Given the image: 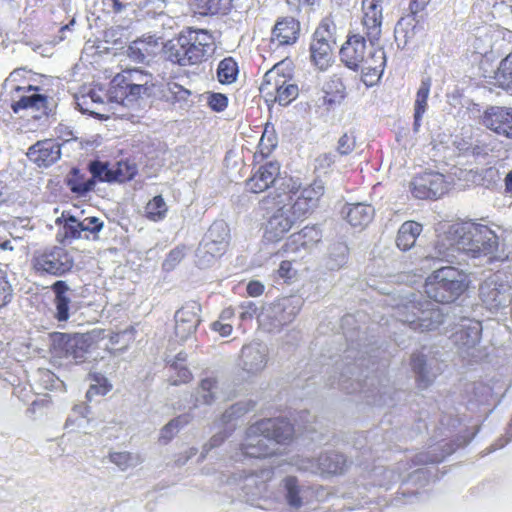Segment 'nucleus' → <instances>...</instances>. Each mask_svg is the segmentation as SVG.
I'll use <instances>...</instances> for the list:
<instances>
[{
	"instance_id": "dca6fc26",
	"label": "nucleus",
	"mask_w": 512,
	"mask_h": 512,
	"mask_svg": "<svg viewBox=\"0 0 512 512\" xmlns=\"http://www.w3.org/2000/svg\"><path fill=\"white\" fill-rule=\"evenodd\" d=\"M362 12L363 33L370 44L374 45L379 41L382 33V6L377 0H364L362 2Z\"/></svg>"
},
{
	"instance_id": "aec40b11",
	"label": "nucleus",
	"mask_w": 512,
	"mask_h": 512,
	"mask_svg": "<svg viewBox=\"0 0 512 512\" xmlns=\"http://www.w3.org/2000/svg\"><path fill=\"white\" fill-rule=\"evenodd\" d=\"M60 155V145L52 139L38 141L27 152L28 158L39 167L52 165L60 158Z\"/></svg>"
},
{
	"instance_id": "8fccbe9b",
	"label": "nucleus",
	"mask_w": 512,
	"mask_h": 512,
	"mask_svg": "<svg viewBox=\"0 0 512 512\" xmlns=\"http://www.w3.org/2000/svg\"><path fill=\"white\" fill-rule=\"evenodd\" d=\"M314 163L315 170L327 172L335 164V155L330 152L322 153L315 158Z\"/></svg>"
},
{
	"instance_id": "58836bf2",
	"label": "nucleus",
	"mask_w": 512,
	"mask_h": 512,
	"mask_svg": "<svg viewBox=\"0 0 512 512\" xmlns=\"http://www.w3.org/2000/svg\"><path fill=\"white\" fill-rule=\"evenodd\" d=\"M192 419L190 414L179 415L176 418L170 420L161 430L160 440L164 443L170 441L174 435L179 431L180 428L189 424Z\"/></svg>"
},
{
	"instance_id": "7ed1b4c3",
	"label": "nucleus",
	"mask_w": 512,
	"mask_h": 512,
	"mask_svg": "<svg viewBox=\"0 0 512 512\" xmlns=\"http://www.w3.org/2000/svg\"><path fill=\"white\" fill-rule=\"evenodd\" d=\"M293 436V426L284 419L260 420L247 429L241 451L243 456L249 458L270 457L276 453L273 446L287 445L292 442Z\"/></svg>"
},
{
	"instance_id": "4be33fe9",
	"label": "nucleus",
	"mask_w": 512,
	"mask_h": 512,
	"mask_svg": "<svg viewBox=\"0 0 512 512\" xmlns=\"http://www.w3.org/2000/svg\"><path fill=\"white\" fill-rule=\"evenodd\" d=\"M50 289L54 294V319H56L58 322L68 321L72 307V301L69 295L71 289L69 285L64 280H57L50 286Z\"/></svg>"
},
{
	"instance_id": "c9c22d12",
	"label": "nucleus",
	"mask_w": 512,
	"mask_h": 512,
	"mask_svg": "<svg viewBox=\"0 0 512 512\" xmlns=\"http://www.w3.org/2000/svg\"><path fill=\"white\" fill-rule=\"evenodd\" d=\"M169 208L162 195H156L144 206L143 216L151 222H161L168 214Z\"/></svg>"
},
{
	"instance_id": "b1692460",
	"label": "nucleus",
	"mask_w": 512,
	"mask_h": 512,
	"mask_svg": "<svg viewBox=\"0 0 512 512\" xmlns=\"http://www.w3.org/2000/svg\"><path fill=\"white\" fill-rule=\"evenodd\" d=\"M300 33V24L292 17H285L276 22L271 33V42L278 46L293 45Z\"/></svg>"
},
{
	"instance_id": "79ce46f5",
	"label": "nucleus",
	"mask_w": 512,
	"mask_h": 512,
	"mask_svg": "<svg viewBox=\"0 0 512 512\" xmlns=\"http://www.w3.org/2000/svg\"><path fill=\"white\" fill-rule=\"evenodd\" d=\"M286 489V500L293 508H300L302 506V498L300 496V488L296 477L289 476L284 480Z\"/></svg>"
},
{
	"instance_id": "f704fd0d",
	"label": "nucleus",
	"mask_w": 512,
	"mask_h": 512,
	"mask_svg": "<svg viewBox=\"0 0 512 512\" xmlns=\"http://www.w3.org/2000/svg\"><path fill=\"white\" fill-rule=\"evenodd\" d=\"M243 369L248 373H256L266 365L265 355L251 346H244L241 351Z\"/></svg>"
},
{
	"instance_id": "473e14b6",
	"label": "nucleus",
	"mask_w": 512,
	"mask_h": 512,
	"mask_svg": "<svg viewBox=\"0 0 512 512\" xmlns=\"http://www.w3.org/2000/svg\"><path fill=\"white\" fill-rule=\"evenodd\" d=\"M318 466L323 474L338 475L347 469V459L339 453L321 455Z\"/></svg>"
},
{
	"instance_id": "052dcab7",
	"label": "nucleus",
	"mask_w": 512,
	"mask_h": 512,
	"mask_svg": "<svg viewBox=\"0 0 512 512\" xmlns=\"http://www.w3.org/2000/svg\"><path fill=\"white\" fill-rule=\"evenodd\" d=\"M234 316H235V310L232 307H227L221 311L218 320L226 322V321L233 319Z\"/></svg>"
},
{
	"instance_id": "ea45409f",
	"label": "nucleus",
	"mask_w": 512,
	"mask_h": 512,
	"mask_svg": "<svg viewBox=\"0 0 512 512\" xmlns=\"http://www.w3.org/2000/svg\"><path fill=\"white\" fill-rule=\"evenodd\" d=\"M95 179L93 176L90 179H85L79 175L77 170H74L73 176L68 180L67 185L71 192L83 196L94 189Z\"/></svg>"
},
{
	"instance_id": "09e8293b",
	"label": "nucleus",
	"mask_w": 512,
	"mask_h": 512,
	"mask_svg": "<svg viewBox=\"0 0 512 512\" xmlns=\"http://www.w3.org/2000/svg\"><path fill=\"white\" fill-rule=\"evenodd\" d=\"M207 104L212 111L222 112L228 106V98L222 93H211L207 97Z\"/></svg>"
},
{
	"instance_id": "864d4df0",
	"label": "nucleus",
	"mask_w": 512,
	"mask_h": 512,
	"mask_svg": "<svg viewBox=\"0 0 512 512\" xmlns=\"http://www.w3.org/2000/svg\"><path fill=\"white\" fill-rule=\"evenodd\" d=\"M277 273L278 276L285 281L291 280L296 274L295 270L293 269L292 262L288 260H284L280 263Z\"/></svg>"
},
{
	"instance_id": "4468645a",
	"label": "nucleus",
	"mask_w": 512,
	"mask_h": 512,
	"mask_svg": "<svg viewBox=\"0 0 512 512\" xmlns=\"http://www.w3.org/2000/svg\"><path fill=\"white\" fill-rule=\"evenodd\" d=\"M445 192V177L438 172H425L414 177L411 182V193L418 199H437Z\"/></svg>"
},
{
	"instance_id": "2f4dec72",
	"label": "nucleus",
	"mask_w": 512,
	"mask_h": 512,
	"mask_svg": "<svg viewBox=\"0 0 512 512\" xmlns=\"http://www.w3.org/2000/svg\"><path fill=\"white\" fill-rule=\"evenodd\" d=\"M278 143L277 135L273 127L266 125L260 138L257 151L253 155V161L260 163L268 158Z\"/></svg>"
},
{
	"instance_id": "5701e85b",
	"label": "nucleus",
	"mask_w": 512,
	"mask_h": 512,
	"mask_svg": "<svg viewBox=\"0 0 512 512\" xmlns=\"http://www.w3.org/2000/svg\"><path fill=\"white\" fill-rule=\"evenodd\" d=\"M229 239L228 226L223 222L213 223L208 230L207 241L204 245L206 252L213 257L222 256L228 248Z\"/></svg>"
},
{
	"instance_id": "c756f323",
	"label": "nucleus",
	"mask_w": 512,
	"mask_h": 512,
	"mask_svg": "<svg viewBox=\"0 0 512 512\" xmlns=\"http://www.w3.org/2000/svg\"><path fill=\"white\" fill-rule=\"evenodd\" d=\"M373 217V207L363 203L349 205L346 212L347 222L355 228L362 229L366 227L373 220Z\"/></svg>"
},
{
	"instance_id": "f8f14e48",
	"label": "nucleus",
	"mask_w": 512,
	"mask_h": 512,
	"mask_svg": "<svg viewBox=\"0 0 512 512\" xmlns=\"http://www.w3.org/2000/svg\"><path fill=\"white\" fill-rule=\"evenodd\" d=\"M480 123L494 134L512 140V107L492 105L480 116Z\"/></svg>"
},
{
	"instance_id": "e433bc0d",
	"label": "nucleus",
	"mask_w": 512,
	"mask_h": 512,
	"mask_svg": "<svg viewBox=\"0 0 512 512\" xmlns=\"http://www.w3.org/2000/svg\"><path fill=\"white\" fill-rule=\"evenodd\" d=\"M239 74V66L233 57H225L222 59L216 70L217 80L223 85H229L237 80Z\"/></svg>"
},
{
	"instance_id": "13d9d810",
	"label": "nucleus",
	"mask_w": 512,
	"mask_h": 512,
	"mask_svg": "<svg viewBox=\"0 0 512 512\" xmlns=\"http://www.w3.org/2000/svg\"><path fill=\"white\" fill-rule=\"evenodd\" d=\"M428 3L429 0H411L409 4L410 13L413 16H416L418 13L422 12L426 8Z\"/></svg>"
},
{
	"instance_id": "20e7f679",
	"label": "nucleus",
	"mask_w": 512,
	"mask_h": 512,
	"mask_svg": "<svg viewBox=\"0 0 512 512\" xmlns=\"http://www.w3.org/2000/svg\"><path fill=\"white\" fill-rule=\"evenodd\" d=\"M213 36L206 29H189L169 40L163 48L166 59L179 66L201 64L212 50Z\"/></svg>"
},
{
	"instance_id": "5fc2aeb1",
	"label": "nucleus",
	"mask_w": 512,
	"mask_h": 512,
	"mask_svg": "<svg viewBox=\"0 0 512 512\" xmlns=\"http://www.w3.org/2000/svg\"><path fill=\"white\" fill-rule=\"evenodd\" d=\"M183 258H184V249L180 248V247H176L168 253V255L165 259V265L168 266L169 268H173Z\"/></svg>"
},
{
	"instance_id": "f3484780",
	"label": "nucleus",
	"mask_w": 512,
	"mask_h": 512,
	"mask_svg": "<svg viewBox=\"0 0 512 512\" xmlns=\"http://www.w3.org/2000/svg\"><path fill=\"white\" fill-rule=\"evenodd\" d=\"M92 345V338L87 334L76 333L61 334L58 340V351L60 356L71 358L77 363L84 361L86 354Z\"/></svg>"
},
{
	"instance_id": "7c9ffc66",
	"label": "nucleus",
	"mask_w": 512,
	"mask_h": 512,
	"mask_svg": "<svg viewBox=\"0 0 512 512\" xmlns=\"http://www.w3.org/2000/svg\"><path fill=\"white\" fill-rule=\"evenodd\" d=\"M432 81L430 77L424 78L421 81L420 87L416 93L414 103V128L417 130L420 127L422 117L428 108V97L431 89Z\"/></svg>"
},
{
	"instance_id": "c85d7f7f",
	"label": "nucleus",
	"mask_w": 512,
	"mask_h": 512,
	"mask_svg": "<svg viewBox=\"0 0 512 512\" xmlns=\"http://www.w3.org/2000/svg\"><path fill=\"white\" fill-rule=\"evenodd\" d=\"M422 232V225L416 221L408 220L405 221L399 228L396 244L397 247L402 251H407L411 249L415 243L417 238Z\"/></svg>"
},
{
	"instance_id": "a878e982",
	"label": "nucleus",
	"mask_w": 512,
	"mask_h": 512,
	"mask_svg": "<svg viewBox=\"0 0 512 512\" xmlns=\"http://www.w3.org/2000/svg\"><path fill=\"white\" fill-rule=\"evenodd\" d=\"M346 97V87L337 75L331 76L323 85L322 104L327 109H332L341 104Z\"/></svg>"
},
{
	"instance_id": "3c124183",
	"label": "nucleus",
	"mask_w": 512,
	"mask_h": 512,
	"mask_svg": "<svg viewBox=\"0 0 512 512\" xmlns=\"http://www.w3.org/2000/svg\"><path fill=\"white\" fill-rule=\"evenodd\" d=\"M110 461L120 469L125 470L132 465V455L129 452H114L109 455Z\"/></svg>"
},
{
	"instance_id": "680f3d73",
	"label": "nucleus",
	"mask_w": 512,
	"mask_h": 512,
	"mask_svg": "<svg viewBox=\"0 0 512 512\" xmlns=\"http://www.w3.org/2000/svg\"><path fill=\"white\" fill-rule=\"evenodd\" d=\"M0 249L9 251H12L14 249L11 245V241L2 234H0Z\"/></svg>"
},
{
	"instance_id": "e2e57ef3",
	"label": "nucleus",
	"mask_w": 512,
	"mask_h": 512,
	"mask_svg": "<svg viewBox=\"0 0 512 512\" xmlns=\"http://www.w3.org/2000/svg\"><path fill=\"white\" fill-rule=\"evenodd\" d=\"M505 191L512 194V171H510L505 177Z\"/></svg>"
},
{
	"instance_id": "1a4fd4ad",
	"label": "nucleus",
	"mask_w": 512,
	"mask_h": 512,
	"mask_svg": "<svg viewBox=\"0 0 512 512\" xmlns=\"http://www.w3.org/2000/svg\"><path fill=\"white\" fill-rule=\"evenodd\" d=\"M89 171L100 182L126 183L138 173L137 164L131 159H121L112 167L108 162L94 160L89 164Z\"/></svg>"
},
{
	"instance_id": "412c9836",
	"label": "nucleus",
	"mask_w": 512,
	"mask_h": 512,
	"mask_svg": "<svg viewBox=\"0 0 512 512\" xmlns=\"http://www.w3.org/2000/svg\"><path fill=\"white\" fill-rule=\"evenodd\" d=\"M187 6L194 17H212L228 14L233 7V0H187Z\"/></svg>"
},
{
	"instance_id": "6e6d98bb",
	"label": "nucleus",
	"mask_w": 512,
	"mask_h": 512,
	"mask_svg": "<svg viewBox=\"0 0 512 512\" xmlns=\"http://www.w3.org/2000/svg\"><path fill=\"white\" fill-rule=\"evenodd\" d=\"M211 328L213 331L219 333L222 337L229 336L233 331V327L230 323H226L220 320L213 322Z\"/></svg>"
},
{
	"instance_id": "9d476101",
	"label": "nucleus",
	"mask_w": 512,
	"mask_h": 512,
	"mask_svg": "<svg viewBox=\"0 0 512 512\" xmlns=\"http://www.w3.org/2000/svg\"><path fill=\"white\" fill-rule=\"evenodd\" d=\"M146 75L139 69H130L117 74L112 81L113 93L116 98L136 100L146 91Z\"/></svg>"
},
{
	"instance_id": "37998d69",
	"label": "nucleus",
	"mask_w": 512,
	"mask_h": 512,
	"mask_svg": "<svg viewBox=\"0 0 512 512\" xmlns=\"http://www.w3.org/2000/svg\"><path fill=\"white\" fill-rule=\"evenodd\" d=\"M83 227L84 239H89V235L87 233L92 234V239H98V233L103 229L104 223L98 217H86L83 221H80Z\"/></svg>"
},
{
	"instance_id": "a19ab883",
	"label": "nucleus",
	"mask_w": 512,
	"mask_h": 512,
	"mask_svg": "<svg viewBox=\"0 0 512 512\" xmlns=\"http://www.w3.org/2000/svg\"><path fill=\"white\" fill-rule=\"evenodd\" d=\"M217 388V379L214 377L204 378L200 381L198 387V401L205 405H210L215 400V390Z\"/></svg>"
},
{
	"instance_id": "6ab92c4d",
	"label": "nucleus",
	"mask_w": 512,
	"mask_h": 512,
	"mask_svg": "<svg viewBox=\"0 0 512 512\" xmlns=\"http://www.w3.org/2000/svg\"><path fill=\"white\" fill-rule=\"evenodd\" d=\"M322 239V232L317 225H307L298 232L291 234L282 250L286 253H296L315 247Z\"/></svg>"
},
{
	"instance_id": "ddd939ff",
	"label": "nucleus",
	"mask_w": 512,
	"mask_h": 512,
	"mask_svg": "<svg viewBox=\"0 0 512 512\" xmlns=\"http://www.w3.org/2000/svg\"><path fill=\"white\" fill-rule=\"evenodd\" d=\"M201 306L196 301L184 304L175 313V336L184 342L192 337L201 322L200 318Z\"/></svg>"
},
{
	"instance_id": "49530a36",
	"label": "nucleus",
	"mask_w": 512,
	"mask_h": 512,
	"mask_svg": "<svg viewBox=\"0 0 512 512\" xmlns=\"http://www.w3.org/2000/svg\"><path fill=\"white\" fill-rule=\"evenodd\" d=\"M413 371L418 375L417 384L420 388L428 386L429 381L425 379V359L423 355H413L411 358Z\"/></svg>"
},
{
	"instance_id": "4d7b16f0",
	"label": "nucleus",
	"mask_w": 512,
	"mask_h": 512,
	"mask_svg": "<svg viewBox=\"0 0 512 512\" xmlns=\"http://www.w3.org/2000/svg\"><path fill=\"white\" fill-rule=\"evenodd\" d=\"M264 289L265 287L260 281L252 280L247 284L246 291L250 297H258L264 293Z\"/></svg>"
},
{
	"instance_id": "69168bd1",
	"label": "nucleus",
	"mask_w": 512,
	"mask_h": 512,
	"mask_svg": "<svg viewBox=\"0 0 512 512\" xmlns=\"http://www.w3.org/2000/svg\"><path fill=\"white\" fill-rule=\"evenodd\" d=\"M289 1L292 3L300 4V3H308L310 0H289Z\"/></svg>"
},
{
	"instance_id": "cd10ccee",
	"label": "nucleus",
	"mask_w": 512,
	"mask_h": 512,
	"mask_svg": "<svg viewBox=\"0 0 512 512\" xmlns=\"http://www.w3.org/2000/svg\"><path fill=\"white\" fill-rule=\"evenodd\" d=\"M186 362L187 354L185 352H179L169 363V369L172 371V374L168 378L170 385L178 386L192 381L193 375L185 365Z\"/></svg>"
},
{
	"instance_id": "39448f33",
	"label": "nucleus",
	"mask_w": 512,
	"mask_h": 512,
	"mask_svg": "<svg viewBox=\"0 0 512 512\" xmlns=\"http://www.w3.org/2000/svg\"><path fill=\"white\" fill-rule=\"evenodd\" d=\"M293 70V61L285 58L264 74L259 92L269 108L276 104L287 106L298 97L299 88L293 80Z\"/></svg>"
},
{
	"instance_id": "c03bdc74",
	"label": "nucleus",
	"mask_w": 512,
	"mask_h": 512,
	"mask_svg": "<svg viewBox=\"0 0 512 512\" xmlns=\"http://www.w3.org/2000/svg\"><path fill=\"white\" fill-rule=\"evenodd\" d=\"M356 148V136L353 132H345L338 139L336 151L341 156L350 155Z\"/></svg>"
},
{
	"instance_id": "72a5a7b5",
	"label": "nucleus",
	"mask_w": 512,
	"mask_h": 512,
	"mask_svg": "<svg viewBox=\"0 0 512 512\" xmlns=\"http://www.w3.org/2000/svg\"><path fill=\"white\" fill-rule=\"evenodd\" d=\"M481 331L479 322L470 323L467 326L462 325L461 329L454 334V342L462 347H474L480 342Z\"/></svg>"
},
{
	"instance_id": "423d86ee",
	"label": "nucleus",
	"mask_w": 512,
	"mask_h": 512,
	"mask_svg": "<svg viewBox=\"0 0 512 512\" xmlns=\"http://www.w3.org/2000/svg\"><path fill=\"white\" fill-rule=\"evenodd\" d=\"M470 277L454 266H443L430 273L424 282L426 296L439 304H449L460 298L470 287Z\"/></svg>"
},
{
	"instance_id": "a18cd8bd",
	"label": "nucleus",
	"mask_w": 512,
	"mask_h": 512,
	"mask_svg": "<svg viewBox=\"0 0 512 512\" xmlns=\"http://www.w3.org/2000/svg\"><path fill=\"white\" fill-rule=\"evenodd\" d=\"M13 299V288L7 273L0 268V309L6 307Z\"/></svg>"
},
{
	"instance_id": "0eeeda50",
	"label": "nucleus",
	"mask_w": 512,
	"mask_h": 512,
	"mask_svg": "<svg viewBox=\"0 0 512 512\" xmlns=\"http://www.w3.org/2000/svg\"><path fill=\"white\" fill-rule=\"evenodd\" d=\"M30 267L37 276L63 277L75 267L71 251L60 244L48 245L33 251Z\"/></svg>"
},
{
	"instance_id": "bb28decb",
	"label": "nucleus",
	"mask_w": 512,
	"mask_h": 512,
	"mask_svg": "<svg viewBox=\"0 0 512 512\" xmlns=\"http://www.w3.org/2000/svg\"><path fill=\"white\" fill-rule=\"evenodd\" d=\"M320 34V30L317 29L310 45V52L314 65L324 70L330 65L332 50L329 41Z\"/></svg>"
},
{
	"instance_id": "f257e3e1",
	"label": "nucleus",
	"mask_w": 512,
	"mask_h": 512,
	"mask_svg": "<svg viewBox=\"0 0 512 512\" xmlns=\"http://www.w3.org/2000/svg\"><path fill=\"white\" fill-rule=\"evenodd\" d=\"M245 191L260 194L272 188L260 200L262 209L272 213L263 224V239L267 243H278L293 227L308 219L319 207L324 195V185L314 181L307 186L292 177H281V164L267 161L254 167L244 183Z\"/></svg>"
},
{
	"instance_id": "9b49d317",
	"label": "nucleus",
	"mask_w": 512,
	"mask_h": 512,
	"mask_svg": "<svg viewBox=\"0 0 512 512\" xmlns=\"http://www.w3.org/2000/svg\"><path fill=\"white\" fill-rule=\"evenodd\" d=\"M48 97L40 94V87L34 85L15 86L10 92V108L18 114L24 110L40 111L47 108Z\"/></svg>"
},
{
	"instance_id": "0e129e2a",
	"label": "nucleus",
	"mask_w": 512,
	"mask_h": 512,
	"mask_svg": "<svg viewBox=\"0 0 512 512\" xmlns=\"http://www.w3.org/2000/svg\"><path fill=\"white\" fill-rule=\"evenodd\" d=\"M73 24H74V20H72V21L70 22V24H67V25L62 26V27H61V32H63V31H65V30L70 29V25H73Z\"/></svg>"
},
{
	"instance_id": "2eb2a0df",
	"label": "nucleus",
	"mask_w": 512,
	"mask_h": 512,
	"mask_svg": "<svg viewBox=\"0 0 512 512\" xmlns=\"http://www.w3.org/2000/svg\"><path fill=\"white\" fill-rule=\"evenodd\" d=\"M386 66L383 48L371 47L364 56L361 66V80L367 87H373L380 81Z\"/></svg>"
},
{
	"instance_id": "a211bd4d",
	"label": "nucleus",
	"mask_w": 512,
	"mask_h": 512,
	"mask_svg": "<svg viewBox=\"0 0 512 512\" xmlns=\"http://www.w3.org/2000/svg\"><path fill=\"white\" fill-rule=\"evenodd\" d=\"M366 37L359 33L349 34L340 48V58L346 67L359 70L364 56L368 53Z\"/></svg>"
},
{
	"instance_id": "bf43d9fd",
	"label": "nucleus",
	"mask_w": 512,
	"mask_h": 512,
	"mask_svg": "<svg viewBox=\"0 0 512 512\" xmlns=\"http://www.w3.org/2000/svg\"><path fill=\"white\" fill-rule=\"evenodd\" d=\"M104 5L110 8L109 11L119 13L123 9V4L119 0H103Z\"/></svg>"
},
{
	"instance_id": "de8ad7c7",
	"label": "nucleus",
	"mask_w": 512,
	"mask_h": 512,
	"mask_svg": "<svg viewBox=\"0 0 512 512\" xmlns=\"http://www.w3.org/2000/svg\"><path fill=\"white\" fill-rule=\"evenodd\" d=\"M95 384H92L87 393L86 397L88 400H91L94 396L97 395H105L111 390V384L104 377H95Z\"/></svg>"
},
{
	"instance_id": "6e6552de",
	"label": "nucleus",
	"mask_w": 512,
	"mask_h": 512,
	"mask_svg": "<svg viewBox=\"0 0 512 512\" xmlns=\"http://www.w3.org/2000/svg\"><path fill=\"white\" fill-rule=\"evenodd\" d=\"M398 316L403 323L419 332L435 330L444 321L441 309L428 302L406 304L399 309Z\"/></svg>"
},
{
	"instance_id": "f03ea898",
	"label": "nucleus",
	"mask_w": 512,
	"mask_h": 512,
	"mask_svg": "<svg viewBox=\"0 0 512 512\" xmlns=\"http://www.w3.org/2000/svg\"><path fill=\"white\" fill-rule=\"evenodd\" d=\"M452 244L471 258L487 257L489 263L505 261L507 256H498L499 237L487 225L473 220L455 223L449 230Z\"/></svg>"
},
{
	"instance_id": "393cba45",
	"label": "nucleus",
	"mask_w": 512,
	"mask_h": 512,
	"mask_svg": "<svg viewBox=\"0 0 512 512\" xmlns=\"http://www.w3.org/2000/svg\"><path fill=\"white\" fill-rule=\"evenodd\" d=\"M56 224L60 226L56 234L58 244L65 246L82 238L83 227L75 216L62 213V216L56 219Z\"/></svg>"
},
{
	"instance_id": "603ef678",
	"label": "nucleus",
	"mask_w": 512,
	"mask_h": 512,
	"mask_svg": "<svg viewBox=\"0 0 512 512\" xmlns=\"http://www.w3.org/2000/svg\"><path fill=\"white\" fill-rule=\"evenodd\" d=\"M241 312L239 318L241 322L252 321L257 313V307L253 302H246L240 305Z\"/></svg>"
},
{
	"instance_id": "4c0bfd02",
	"label": "nucleus",
	"mask_w": 512,
	"mask_h": 512,
	"mask_svg": "<svg viewBox=\"0 0 512 512\" xmlns=\"http://www.w3.org/2000/svg\"><path fill=\"white\" fill-rule=\"evenodd\" d=\"M494 79L499 87L512 91V51L501 60Z\"/></svg>"
}]
</instances>
